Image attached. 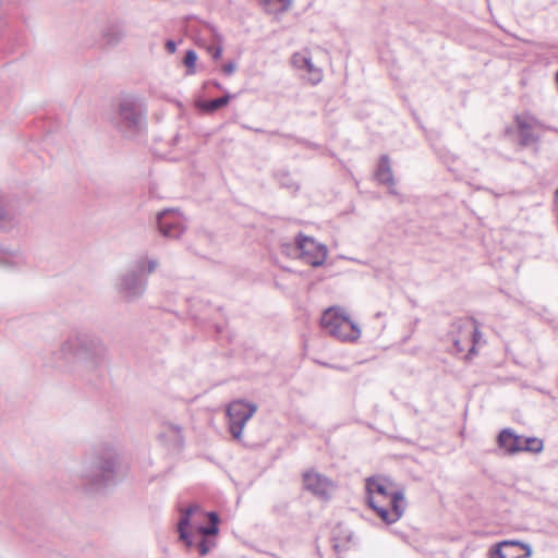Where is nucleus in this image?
<instances>
[{"label": "nucleus", "mask_w": 558, "mask_h": 558, "mask_svg": "<svg viewBox=\"0 0 558 558\" xmlns=\"http://www.w3.org/2000/svg\"><path fill=\"white\" fill-rule=\"evenodd\" d=\"M375 177L380 184H385L390 189L392 193V187L395 185V178L392 174L391 166L389 157L384 155L380 157Z\"/></svg>", "instance_id": "obj_18"}, {"label": "nucleus", "mask_w": 558, "mask_h": 558, "mask_svg": "<svg viewBox=\"0 0 558 558\" xmlns=\"http://www.w3.org/2000/svg\"><path fill=\"white\" fill-rule=\"evenodd\" d=\"M214 85L218 88H221L220 84L218 82H214Z\"/></svg>", "instance_id": "obj_32"}, {"label": "nucleus", "mask_w": 558, "mask_h": 558, "mask_svg": "<svg viewBox=\"0 0 558 558\" xmlns=\"http://www.w3.org/2000/svg\"><path fill=\"white\" fill-rule=\"evenodd\" d=\"M368 506L387 524L397 522L404 513L407 502L402 490H395L387 501L379 500L375 496L368 498Z\"/></svg>", "instance_id": "obj_6"}, {"label": "nucleus", "mask_w": 558, "mask_h": 558, "mask_svg": "<svg viewBox=\"0 0 558 558\" xmlns=\"http://www.w3.org/2000/svg\"><path fill=\"white\" fill-rule=\"evenodd\" d=\"M299 257L306 264L318 267L322 266L328 254L324 244L316 242L313 238L299 234L295 239Z\"/></svg>", "instance_id": "obj_8"}, {"label": "nucleus", "mask_w": 558, "mask_h": 558, "mask_svg": "<svg viewBox=\"0 0 558 558\" xmlns=\"http://www.w3.org/2000/svg\"><path fill=\"white\" fill-rule=\"evenodd\" d=\"M522 451L541 452L543 449L542 440L535 437H524Z\"/></svg>", "instance_id": "obj_23"}, {"label": "nucleus", "mask_w": 558, "mask_h": 558, "mask_svg": "<svg viewBox=\"0 0 558 558\" xmlns=\"http://www.w3.org/2000/svg\"><path fill=\"white\" fill-rule=\"evenodd\" d=\"M393 492L395 490H389L385 484L375 478L371 477L366 480L367 499L375 496L379 500L387 501Z\"/></svg>", "instance_id": "obj_19"}, {"label": "nucleus", "mask_w": 558, "mask_h": 558, "mask_svg": "<svg viewBox=\"0 0 558 558\" xmlns=\"http://www.w3.org/2000/svg\"><path fill=\"white\" fill-rule=\"evenodd\" d=\"M0 263L7 267H21L25 264V258L20 253H7Z\"/></svg>", "instance_id": "obj_22"}, {"label": "nucleus", "mask_w": 558, "mask_h": 558, "mask_svg": "<svg viewBox=\"0 0 558 558\" xmlns=\"http://www.w3.org/2000/svg\"><path fill=\"white\" fill-rule=\"evenodd\" d=\"M199 507L197 505H191L186 509L182 510L181 518L178 523L179 537L184 542L187 548L196 547L199 556H206L214 547L216 542L210 536H216L219 532V515L215 511L207 512L209 519V525H201L197 527L195 533H190L187 527L190 525L191 515L197 511Z\"/></svg>", "instance_id": "obj_3"}, {"label": "nucleus", "mask_w": 558, "mask_h": 558, "mask_svg": "<svg viewBox=\"0 0 558 558\" xmlns=\"http://www.w3.org/2000/svg\"><path fill=\"white\" fill-rule=\"evenodd\" d=\"M303 483L305 489L324 500L329 499L336 488V485L331 480L313 471L304 473Z\"/></svg>", "instance_id": "obj_10"}, {"label": "nucleus", "mask_w": 558, "mask_h": 558, "mask_svg": "<svg viewBox=\"0 0 558 558\" xmlns=\"http://www.w3.org/2000/svg\"><path fill=\"white\" fill-rule=\"evenodd\" d=\"M159 439L170 449H181L183 446L181 427L174 424L165 425L162 432L159 434Z\"/></svg>", "instance_id": "obj_17"}, {"label": "nucleus", "mask_w": 558, "mask_h": 558, "mask_svg": "<svg viewBox=\"0 0 558 558\" xmlns=\"http://www.w3.org/2000/svg\"><path fill=\"white\" fill-rule=\"evenodd\" d=\"M272 1H274V0H260V2H262V3H264V4H266V5H267V4H269V3H271Z\"/></svg>", "instance_id": "obj_31"}, {"label": "nucleus", "mask_w": 558, "mask_h": 558, "mask_svg": "<svg viewBox=\"0 0 558 558\" xmlns=\"http://www.w3.org/2000/svg\"><path fill=\"white\" fill-rule=\"evenodd\" d=\"M146 280L142 279L135 270H129L120 277L118 291L126 299L141 296L146 289Z\"/></svg>", "instance_id": "obj_12"}, {"label": "nucleus", "mask_w": 558, "mask_h": 558, "mask_svg": "<svg viewBox=\"0 0 558 558\" xmlns=\"http://www.w3.org/2000/svg\"><path fill=\"white\" fill-rule=\"evenodd\" d=\"M257 405L242 399L230 402L226 414L229 420V430L232 437L241 440L242 432L247 421L256 413Z\"/></svg>", "instance_id": "obj_7"}, {"label": "nucleus", "mask_w": 558, "mask_h": 558, "mask_svg": "<svg viewBox=\"0 0 558 558\" xmlns=\"http://www.w3.org/2000/svg\"><path fill=\"white\" fill-rule=\"evenodd\" d=\"M515 122L519 129V143L523 147H527L538 142L539 137L532 132L534 126L541 125V123L533 117L518 116Z\"/></svg>", "instance_id": "obj_13"}, {"label": "nucleus", "mask_w": 558, "mask_h": 558, "mask_svg": "<svg viewBox=\"0 0 558 558\" xmlns=\"http://www.w3.org/2000/svg\"><path fill=\"white\" fill-rule=\"evenodd\" d=\"M126 34L125 23L117 20L108 23L104 27L101 37L107 46L116 47L126 37Z\"/></svg>", "instance_id": "obj_14"}, {"label": "nucleus", "mask_w": 558, "mask_h": 558, "mask_svg": "<svg viewBox=\"0 0 558 558\" xmlns=\"http://www.w3.org/2000/svg\"><path fill=\"white\" fill-rule=\"evenodd\" d=\"M166 49L169 53H173L177 50V44L173 40H168L166 43Z\"/></svg>", "instance_id": "obj_29"}, {"label": "nucleus", "mask_w": 558, "mask_h": 558, "mask_svg": "<svg viewBox=\"0 0 558 558\" xmlns=\"http://www.w3.org/2000/svg\"><path fill=\"white\" fill-rule=\"evenodd\" d=\"M145 264H147L146 271L148 274H151L156 270L158 267V260L157 259H146V258H140L136 262V268L138 271H145Z\"/></svg>", "instance_id": "obj_25"}, {"label": "nucleus", "mask_w": 558, "mask_h": 558, "mask_svg": "<svg viewBox=\"0 0 558 558\" xmlns=\"http://www.w3.org/2000/svg\"><path fill=\"white\" fill-rule=\"evenodd\" d=\"M7 218L4 208L0 205V222Z\"/></svg>", "instance_id": "obj_30"}, {"label": "nucleus", "mask_w": 558, "mask_h": 558, "mask_svg": "<svg viewBox=\"0 0 558 558\" xmlns=\"http://www.w3.org/2000/svg\"><path fill=\"white\" fill-rule=\"evenodd\" d=\"M291 63L296 69L306 70L310 75L308 80L312 84H317L322 81V78H323L322 70L316 68L313 64L310 57H307L303 53L296 52L292 56Z\"/></svg>", "instance_id": "obj_15"}, {"label": "nucleus", "mask_w": 558, "mask_h": 558, "mask_svg": "<svg viewBox=\"0 0 558 558\" xmlns=\"http://www.w3.org/2000/svg\"><path fill=\"white\" fill-rule=\"evenodd\" d=\"M59 354L66 363H76L87 369L98 368L108 361L107 347L98 337L88 333H78L65 340Z\"/></svg>", "instance_id": "obj_2"}, {"label": "nucleus", "mask_w": 558, "mask_h": 558, "mask_svg": "<svg viewBox=\"0 0 558 558\" xmlns=\"http://www.w3.org/2000/svg\"><path fill=\"white\" fill-rule=\"evenodd\" d=\"M524 437L514 435L510 429H504L498 436V445L508 454L522 451Z\"/></svg>", "instance_id": "obj_16"}, {"label": "nucleus", "mask_w": 558, "mask_h": 558, "mask_svg": "<svg viewBox=\"0 0 558 558\" xmlns=\"http://www.w3.org/2000/svg\"><path fill=\"white\" fill-rule=\"evenodd\" d=\"M322 314L328 315V314H345V310L342 308L339 305H332L323 311Z\"/></svg>", "instance_id": "obj_28"}, {"label": "nucleus", "mask_w": 558, "mask_h": 558, "mask_svg": "<svg viewBox=\"0 0 558 558\" xmlns=\"http://www.w3.org/2000/svg\"><path fill=\"white\" fill-rule=\"evenodd\" d=\"M197 54L194 50H187L183 60L184 65L187 68V74L195 73V64Z\"/></svg>", "instance_id": "obj_26"}, {"label": "nucleus", "mask_w": 558, "mask_h": 558, "mask_svg": "<svg viewBox=\"0 0 558 558\" xmlns=\"http://www.w3.org/2000/svg\"><path fill=\"white\" fill-rule=\"evenodd\" d=\"M221 70H222L223 74L231 75L236 70V63L234 61H229V62H227L226 64L222 65Z\"/></svg>", "instance_id": "obj_27"}, {"label": "nucleus", "mask_w": 558, "mask_h": 558, "mask_svg": "<svg viewBox=\"0 0 558 558\" xmlns=\"http://www.w3.org/2000/svg\"><path fill=\"white\" fill-rule=\"evenodd\" d=\"M531 555V546L519 541L500 542L489 551V558H530Z\"/></svg>", "instance_id": "obj_11"}, {"label": "nucleus", "mask_w": 558, "mask_h": 558, "mask_svg": "<svg viewBox=\"0 0 558 558\" xmlns=\"http://www.w3.org/2000/svg\"><path fill=\"white\" fill-rule=\"evenodd\" d=\"M323 331L341 341H355L361 336L359 323L351 316H320Z\"/></svg>", "instance_id": "obj_5"}, {"label": "nucleus", "mask_w": 558, "mask_h": 558, "mask_svg": "<svg viewBox=\"0 0 558 558\" xmlns=\"http://www.w3.org/2000/svg\"><path fill=\"white\" fill-rule=\"evenodd\" d=\"M120 457L111 445H101L87 457L82 465L81 481L89 490H99L116 482Z\"/></svg>", "instance_id": "obj_1"}, {"label": "nucleus", "mask_w": 558, "mask_h": 558, "mask_svg": "<svg viewBox=\"0 0 558 558\" xmlns=\"http://www.w3.org/2000/svg\"><path fill=\"white\" fill-rule=\"evenodd\" d=\"M114 123L125 135L132 136L141 132L144 117L137 99L131 96L121 98Z\"/></svg>", "instance_id": "obj_4"}, {"label": "nucleus", "mask_w": 558, "mask_h": 558, "mask_svg": "<svg viewBox=\"0 0 558 558\" xmlns=\"http://www.w3.org/2000/svg\"><path fill=\"white\" fill-rule=\"evenodd\" d=\"M158 230L165 238L178 239L186 229V220L177 209H165L157 215Z\"/></svg>", "instance_id": "obj_9"}, {"label": "nucleus", "mask_w": 558, "mask_h": 558, "mask_svg": "<svg viewBox=\"0 0 558 558\" xmlns=\"http://www.w3.org/2000/svg\"><path fill=\"white\" fill-rule=\"evenodd\" d=\"M230 99H231V96L229 94H227L222 97L211 99L208 101H204L203 104L199 105V107L207 112H214V111L227 106L229 104Z\"/></svg>", "instance_id": "obj_21"}, {"label": "nucleus", "mask_w": 558, "mask_h": 558, "mask_svg": "<svg viewBox=\"0 0 558 558\" xmlns=\"http://www.w3.org/2000/svg\"><path fill=\"white\" fill-rule=\"evenodd\" d=\"M454 343H456L457 347H459L460 341L459 340H454Z\"/></svg>", "instance_id": "obj_33"}, {"label": "nucleus", "mask_w": 558, "mask_h": 558, "mask_svg": "<svg viewBox=\"0 0 558 558\" xmlns=\"http://www.w3.org/2000/svg\"><path fill=\"white\" fill-rule=\"evenodd\" d=\"M210 33L213 34L214 40L217 43V46H208L207 50L211 54L213 59L218 60L221 58L222 54V46L221 43V36L216 33L214 28H210Z\"/></svg>", "instance_id": "obj_24"}, {"label": "nucleus", "mask_w": 558, "mask_h": 558, "mask_svg": "<svg viewBox=\"0 0 558 558\" xmlns=\"http://www.w3.org/2000/svg\"><path fill=\"white\" fill-rule=\"evenodd\" d=\"M464 327L468 329V333L472 338V347L469 350V354H473V353H475V347H476V344L480 343L482 335L477 328L475 320L471 319V317H468L465 319Z\"/></svg>", "instance_id": "obj_20"}]
</instances>
